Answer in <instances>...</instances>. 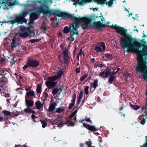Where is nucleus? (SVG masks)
I'll list each match as a JSON object with an SVG mask.
<instances>
[{"label": "nucleus", "instance_id": "22", "mask_svg": "<svg viewBox=\"0 0 147 147\" xmlns=\"http://www.w3.org/2000/svg\"><path fill=\"white\" fill-rule=\"evenodd\" d=\"M56 104L55 102H54L50 105L48 109L49 112H53L55 110L56 105Z\"/></svg>", "mask_w": 147, "mask_h": 147}, {"label": "nucleus", "instance_id": "20", "mask_svg": "<svg viewBox=\"0 0 147 147\" xmlns=\"http://www.w3.org/2000/svg\"><path fill=\"white\" fill-rule=\"evenodd\" d=\"M29 100L28 99L25 98L26 105L27 107H32L34 104V101Z\"/></svg>", "mask_w": 147, "mask_h": 147}, {"label": "nucleus", "instance_id": "8", "mask_svg": "<svg viewBox=\"0 0 147 147\" xmlns=\"http://www.w3.org/2000/svg\"><path fill=\"white\" fill-rule=\"evenodd\" d=\"M94 28L95 29H98L101 30V28H104L107 26V25L103 24L100 21L94 22L93 23Z\"/></svg>", "mask_w": 147, "mask_h": 147}, {"label": "nucleus", "instance_id": "4", "mask_svg": "<svg viewBox=\"0 0 147 147\" xmlns=\"http://www.w3.org/2000/svg\"><path fill=\"white\" fill-rule=\"evenodd\" d=\"M147 62L144 60H138L136 69L138 73L144 72L147 74Z\"/></svg>", "mask_w": 147, "mask_h": 147}, {"label": "nucleus", "instance_id": "57", "mask_svg": "<svg viewBox=\"0 0 147 147\" xmlns=\"http://www.w3.org/2000/svg\"><path fill=\"white\" fill-rule=\"evenodd\" d=\"M143 72L144 73L143 75V78L144 80H146L147 79V74L146 73H145L144 72Z\"/></svg>", "mask_w": 147, "mask_h": 147}, {"label": "nucleus", "instance_id": "6", "mask_svg": "<svg viewBox=\"0 0 147 147\" xmlns=\"http://www.w3.org/2000/svg\"><path fill=\"white\" fill-rule=\"evenodd\" d=\"M28 20L24 18L23 15L19 14L16 16L14 20H11V24L13 25L16 23L17 24H23V23H27Z\"/></svg>", "mask_w": 147, "mask_h": 147}, {"label": "nucleus", "instance_id": "28", "mask_svg": "<svg viewBox=\"0 0 147 147\" xmlns=\"http://www.w3.org/2000/svg\"><path fill=\"white\" fill-rule=\"evenodd\" d=\"M129 105L131 108L134 110H137L139 109L140 106L139 105H134L132 104L131 102L129 103Z\"/></svg>", "mask_w": 147, "mask_h": 147}, {"label": "nucleus", "instance_id": "24", "mask_svg": "<svg viewBox=\"0 0 147 147\" xmlns=\"http://www.w3.org/2000/svg\"><path fill=\"white\" fill-rule=\"evenodd\" d=\"M43 104H41L40 101H38L35 102V106L36 109H39L43 106Z\"/></svg>", "mask_w": 147, "mask_h": 147}, {"label": "nucleus", "instance_id": "15", "mask_svg": "<svg viewBox=\"0 0 147 147\" xmlns=\"http://www.w3.org/2000/svg\"><path fill=\"white\" fill-rule=\"evenodd\" d=\"M57 83V82L46 81L45 84L48 89H51L55 87Z\"/></svg>", "mask_w": 147, "mask_h": 147}, {"label": "nucleus", "instance_id": "49", "mask_svg": "<svg viewBox=\"0 0 147 147\" xmlns=\"http://www.w3.org/2000/svg\"><path fill=\"white\" fill-rule=\"evenodd\" d=\"M106 0H99L98 3L101 4H106Z\"/></svg>", "mask_w": 147, "mask_h": 147}, {"label": "nucleus", "instance_id": "31", "mask_svg": "<svg viewBox=\"0 0 147 147\" xmlns=\"http://www.w3.org/2000/svg\"><path fill=\"white\" fill-rule=\"evenodd\" d=\"M109 23V22H108L106 23V25H107V27H109L110 28H113L115 30H117V29L118 28L119 26H117L116 24L113 25V24L109 26L108 24Z\"/></svg>", "mask_w": 147, "mask_h": 147}, {"label": "nucleus", "instance_id": "3", "mask_svg": "<svg viewBox=\"0 0 147 147\" xmlns=\"http://www.w3.org/2000/svg\"><path fill=\"white\" fill-rule=\"evenodd\" d=\"M68 14H70L72 15V16L71 18L65 17L63 18L64 19L65 18H70L72 19L73 18L74 19V23L71 24L69 27L70 29H72L75 30H76L77 31H78V28L76 27L81 22H83L85 25L87 26V27H90L91 26V22H92V19L90 18H82L80 17L77 18L74 17V14H71L67 13Z\"/></svg>", "mask_w": 147, "mask_h": 147}, {"label": "nucleus", "instance_id": "42", "mask_svg": "<svg viewBox=\"0 0 147 147\" xmlns=\"http://www.w3.org/2000/svg\"><path fill=\"white\" fill-rule=\"evenodd\" d=\"M41 39H32L30 40V41L31 43H32L36 42H38Z\"/></svg>", "mask_w": 147, "mask_h": 147}, {"label": "nucleus", "instance_id": "55", "mask_svg": "<svg viewBox=\"0 0 147 147\" xmlns=\"http://www.w3.org/2000/svg\"><path fill=\"white\" fill-rule=\"evenodd\" d=\"M85 121L87 122H89L91 124L92 123V122L91 120H90V118H88L85 119Z\"/></svg>", "mask_w": 147, "mask_h": 147}, {"label": "nucleus", "instance_id": "38", "mask_svg": "<svg viewBox=\"0 0 147 147\" xmlns=\"http://www.w3.org/2000/svg\"><path fill=\"white\" fill-rule=\"evenodd\" d=\"M69 56H63V59L64 60V63L66 64H67L69 62Z\"/></svg>", "mask_w": 147, "mask_h": 147}, {"label": "nucleus", "instance_id": "27", "mask_svg": "<svg viewBox=\"0 0 147 147\" xmlns=\"http://www.w3.org/2000/svg\"><path fill=\"white\" fill-rule=\"evenodd\" d=\"M37 93H41L42 92V86L40 84H38L37 85L36 90Z\"/></svg>", "mask_w": 147, "mask_h": 147}, {"label": "nucleus", "instance_id": "16", "mask_svg": "<svg viewBox=\"0 0 147 147\" xmlns=\"http://www.w3.org/2000/svg\"><path fill=\"white\" fill-rule=\"evenodd\" d=\"M32 96L34 97L35 96L34 92L32 90L26 92L25 98L32 99V98L31 97Z\"/></svg>", "mask_w": 147, "mask_h": 147}, {"label": "nucleus", "instance_id": "62", "mask_svg": "<svg viewBox=\"0 0 147 147\" xmlns=\"http://www.w3.org/2000/svg\"><path fill=\"white\" fill-rule=\"evenodd\" d=\"M56 119L57 121L60 122L62 120L61 117L60 116H58L57 117Z\"/></svg>", "mask_w": 147, "mask_h": 147}, {"label": "nucleus", "instance_id": "18", "mask_svg": "<svg viewBox=\"0 0 147 147\" xmlns=\"http://www.w3.org/2000/svg\"><path fill=\"white\" fill-rule=\"evenodd\" d=\"M76 98V94H74L72 96V99L71 100V103L69 104L68 107V109H71L74 105L75 103V99Z\"/></svg>", "mask_w": 147, "mask_h": 147}, {"label": "nucleus", "instance_id": "11", "mask_svg": "<svg viewBox=\"0 0 147 147\" xmlns=\"http://www.w3.org/2000/svg\"><path fill=\"white\" fill-rule=\"evenodd\" d=\"M19 36L22 37H26L29 35L27 31L26 28H21L19 31Z\"/></svg>", "mask_w": 147, "mask_h": 147}, {"label": "nucleus", "instance_id": "46", "mask_svg": "<svg viewBox=\"0 0 147 147\" xmlns=\"http://www.w3.org/2000/svg\"><path fill=\"white\" fill-rule=\"evenodd\" d=\"M147 119V117H146L145 118H144L141 121L140 123L142 125H144L146 122V119Z\"/></svg>", "mask_w": 147, "mask_h": 147}, {"label": "nucleus", "instance_id": "14", "mask_svg": "<svg viewBox=\"0 0 147 147\" xmlns=\"http://www.w3.org/2000/svg\"><path fill=\"white\" fill-rule=\"evenodd\" d=\"M69 121H67L65 122V123H66V124H67V126L68 127L70 126L73 127L75 125V123L72 122V120H74V121H77L76 120V117L71 118V116H69Z\"/></svg>", "mask_w": 147, "mask_h": 147}, {"label": "nucleus", "instance_id": "26", "mask_svg": "<svg viewBox=\"0 0 147 147\" xmlns=\"http://www.w3.org/2000/svg\"><path fill=\"white\" fill-rule=\"evenodd\" d=\"M83 93V92L82 90H81L80 91L79 95L77 100V103H78V104H79L80 102L81 101V99L82 98Z\"/></svg>", "mask_w": 147, "mask_h": 147}, {"label": "nucleus", "instance_id": "64", "mask_svg": "<svg viewBox=\"0 0 147 147\" xmlns=\"http://www.w3.org/2000/svg\"><path fill=\"white\" fill-rule=\"evenodd\" d=\"M80 67H79L78 68H76V71L77 73H80Z\"/></svg>", "mask_w": 147, "mask_h": 147}, {"label": "nucleus", "instance_id": "59", "mask_svg": "<svg viewBox=\"0 0 147 147\" xmlns=\"http://www.w3.org/2000/svg\"><path fill=\"white\" fill-rule=\"evenodd\" d=\"M86 144L90 147L92 144V142L91 141H87L86 142Z\"/></svg>", "mask_w": 147, "mask_h": 147}, {"label": "nucleus", "instance_id": "53", "mask_svg": "<svg viewBox=\"0 0 147 147\" xmlns=\"http://www.w3.org/2000/svg\"><path fill=\"white\" fill-rule=\"evenodd\" d=\"M31 117L34 122H37L35 120V119L36 118H38L35 115H34L33 114H32V115Z\"/></svg>", "mask_w": 147, "mask_h": 147}, {"label": "nucleus", "instance_id": "21", "mask_svg": "<svg viewBox=\"0 0 147 147\" xmlns=\"http://www.w3.org/2000/svg\"><path fill=\"white\" fill-rule=\"evenodd\" d=\"M2 113L4 114V117L5 120H8V117L11 115V112L6 110H3L2 111Z\"/></svg>", "mask_w": 147, "mask_h": 147}, {"label": "nucleus", "instance_id": "33", "mask_svg": "<svg viewBox=\"0 0 147 147\" xmlns=\"http://www.w3.org/2000/svg\"><path fill=\"white\" fill-rule=\"evenodd\" d=\"M115 78V76H110L108 80V82L110 84H112L113 81Z\"/></svg>", "mask_w": 147, "mask_h": 147}, {"label": "nucleus", "instance_id": "7", "mask_svg": "<svg viewBox=\"0 0 147 147\" xmlns=\"http://www.w3.org/2000/svg\"><path fill=\"white\" fill-rule=\"evenodd\" d=\"M105 49V43L102 42L95 46L94 50L97 52H102Z\"/></svg>", "mask_w": 147, "mask_h": 147}, {"label": "nucleus", "instance_id": "30", "mask_svg": "<svg viewBox=\"0 0 147 147\" xmlns=\"http://www.w3.org/2000/svg\"><path fill=\"white\" fill-rule=\"evenodd\" d=\"M48 81H47L53 82L56 80L57 79V78L55 76H53L48 77Z\"/></svg>", "mask_w": 147, "mask_h": 147}, {"label": "nucleus", "instance_id": "5", "mask_svg": "<svg viewBox=\"0 0 147 147\" xmlns=\"http://www.w3.org/2000/svg\"><path fill=\"white\" fill-rule=\"evenodd\" d=\"M40 64V62L36 59H28L26 64L22 67L23 70H25L28 67H31L34 68L37 67Z\"/></svg>", "mask_w": 147, "mask_h": 147}, {"label": "nucleus", "instance_id": "63", "mask_svg": "<svg viewBox=\"0 0 147 147\" xmlns=\"http://www.w3.org/2000/svg\"><path fill=\"white\" fill-rule=\"evenodd\" d=\"M65 122L63 123V122L61 121L59 123V124L58 125V126L59 127H60L61 126L63 125L64 124H65L66 125H67V124H66L65 123Z\"/></svg>", "mask_w": 147, "mask_h": 147}, {"label": "nucleus", "instance_id": "52", "mask_svg": "<svg viewBox=\"0 0 147 147\" xmlns=\"http://www.w3.org/2000/svg\"><path fill=\"white\" fill-rule=\"evenodd\" d=\"M5 72V71L0 67V76H2Z\"/></svg>", "mask_w": 147, "mask_h": 147}, {"label": "nucleus", "instance_id": "10", "mask_svg": "<svg viewBox=\"0 0 147 147\" xmlns=\"http://www.w3.org/2000/svg\"><path fill=\"white\" fill-rule=\"evenodd\" d=\"M127 30L126 29L124 28H123L121 27L120 26L118 27L117 29V30H115L116 32L122 35L125 36H127V34L129 35L128 34H127Z\"/></svg>", "mask_w": 147, "mask_h": 147}, {"label": "nucleus", "instance_id": "41", "mask_svg": "<svg viewBox=\"0 0 147 147\" xmlns=\"http://www.w3.org/2000/svg\"><path fill=\"white\" fill-rule=\"evenodd\" d=\"M32 109L29 107H27L24 109V112L26 113H31Z\"/></svg>", "mask_w": 147, "mask_h": 147}, {"label": "nucleus", "instance_id": "47", "mask_svg": "<svg viewBox=\"0 0 147 147\" xmlns=\"http://www.w3.org/2000/svg\"><path fill=\"white\" fill-rule=\"evenodd\" d=\"M77 112V110H76L74 111L73 112H72L70 116H71V118H72L73 117H74V116L76 114Z\"/></svg>", "mask_w": 147, "mask_h": 147}, {"label": "nucleus", "instance_id": "2", "mask_svg": "<svg viewBox=\"0 0 147 147\" xmlns=\"http://www.w3.org/2000/svg\"><path fill=\"white\" fill-rule=\"evenodd\" d=\"M35 11L40 15L42 13L44 15L47 17L52 15H54L55 17L58 16L61 18H71L72 16V15L68 14L67 13L62 11L59 10L51 9L47 6L45 7L43 6H39L36 8Z\"/></svg>", "mask_w": 147, "mask_h": 147}, {"label": "nucleus", "instance_id": "25", "mask_svg": "<svg viewBox=\"0 0 147 147\" xmlns=\"http://www.w3.org/2000/svg\"><path fill=\"white\" fill-rule=\"evenodd\" d=\"M116 74V72L111 71L107 74L104 75V76H101L102 78H108L109 76H115L114 75Z\"/></svg>", "mask_w": 147, "mask_h": 147}, {"label": "nucleus", "instance_id": "50", "mask_svg": "<svg viewBox=\"0 0 147 147\" xmlns=\"http://www.w3.org/2000/svg\"><path fill=\"white\" fill-rule=\"evenodd\" d=\"M89 87L88 86H86L84 89V92L86 95L88 94V89Z\"/></svg>", "mask_w": 147, "mask_h": 147}, {"label": "nucleus", "instance_id": "54", "mask_svg": "<svg viewBox=\"0 0 147 147\" xmlns=\"http://www.w3.org/2000/svg\"><path fill=\"white\" fill-rule=\"evenodd\" d=\"M16 45V44L12 42L10 44V46L11 48H13L15 47Z\"/></svg>", "mask_w": 147, "mask_h": 147}, {"label": "nucleus", "instance_id": "39", "mask_svg": "<svg viewBox=\"0 0 147 147\" xmlns=\"http://www.w3.org/2000/svg\"><path fill=\"white\" fill-rule=\"evenodd\" d=\"M40 121L42 124V127L43 128H45L47 125V123L45 120L40 119Z\"/></svg>", "mask_w": 147, "mask_h": 147}, {"label": "nucleus", "instance_id": "48", "mask_svg": "<svg viewBox=\"0 0 147 147\" xmlns=\"http://www.w3.org/2000/svg\"><path fill=\"white\" fill-rule=\"evenodd\" d=\"M63 56H66L68 55V52L67 50L65 49L63 51Z\"/></svg>", "mask_w": 147, "mask_h": 147}, {"label": "nucleus", "instance_id": "13", "mask_svg": "<svg viewBox=\"0 0 147 147\" xmlns=\"http://www.w3.org/2000/svg\"><path fill=\"white\" fill-rule=\"evenodd\" d=\"M70 29V36L69 37L67 38V40L68 41L70 40V38H71L72 39V41H74L75 40V39L73 37V36L76 34V35H78L79 34V31H77L76 30H74L72 29Z\"/></svg>", "mask_w": 147, "mask_h": 147}, {"label": "nucleus", "instance_id": "60", "mask_svg": "<svg viewBox=\"0 0 147 147\" xmlns=\"http://www.w3.org/2000/svg\"><path fill=\"white\" fill-rule=\"evenodd\" d=\"M34 20L31 19L30 20L28 24H30V26L32 27V26L31 25V24H33L34 23Z\"/></svg>", "mask_w": 147, "mask_h": 147}, {"label": "nucleus", "instance_id": "58", "mask_svg": "<svg viewBox=\"0 0 147 147\" xmlns=\"http://www.w3.org/2000/svg\"><path fill=\"white\" fill-rule=\"evenodd\" d=\"M13 3V5H17L18 4V0H14Z\"/></svg>", "mask_w": 147, "mask_h": 147}, {"label": "nucleus", "instance_id": "12", "mask_svg": "<svg viewBox=\"0 0 147 147\" xmlns=\"http://www.w3.org/2000/svg\"><path fill=\"white\" fill-rule=\"evenodd\" d=\"M43 1L44 2V3H42V1L39 0L33 1H32V3L35 4H36L37 3H38L42 5L41 6H43L44 7H46V6H47L46 5V4L49 2L50 3H52V1L51 0H43Z\"/></svg>", "mask_w": 147, "mask_h": 147}, {"label": "nucleus", "instance_id": "32", "mask_svg": "<svg viewBox=\"0 0 147 147\" xmlns=\"http://www.w3.org/2000/svg\"><path fill=\"white\" fill-rule=\"evenodd\" d=\"M114 0H110L109 2L106 1V4L108 5L109 7H112V5L113 4Z\"/></svg>", "mask_w": 147, "mask_h": 147}, {"label": "nucleus", "instance_id": "23", "mask_svg": "<svg viewBox=\"0 0 147 147\" xmlns=\"http://www.w3.org/2000/svg\"><path fill=\"white\" fill-rule=\"evenodd\" d=\"M111 69H107L104 70L103 71L99 73V75L100 76H104V75L107 74L111 71Z\"/></svg>", "mask_w": 147, "mask_h": 147}, {"label": "nucleus", "instance_id": "45", "mask_svg": "<svg viewBox=\"0 0 147 147\" xmlns=\"http://www.w3.org/2000/svg\"><path fill=\"white\" fill-rule=\"evenodd\" d=\"M29 13V11L28 10H26L23 11L21 14H20L21 15H23L24 18H25V15L28 14Z\"/></svg>", "mask_w": 147, "mask_h": 147}, {"label": "nucleus", "instance_id": "37", "mask_svg": "<svg viewBox=\"0 0 147 147\" xmlns=\"http://www.w3.org/2000/svg\"><path fill=\"white\" fill-rule=\"evenodd\" d=\"M43 24L41 27V28L43 29L44 31H46L47 30V28H46L47 24L45 22H43Z\"/></svg>", "mask_w": 147, "mask_h": 147}, {"label": "nucleus", "instance_id": "43", "mask_svg": "<svg viewBox=\"0 0 147 147\" xmlns=\"http://www.w3.org/2000/svg\"><path fill=\"white\" fill-rule=\"evenodd\" d=\"M105 55L106 58L109 59H111L112 56V55L109 53H105Z\"/></svg>", "mask_w": 147, "mask_h": 147}, {"label": "nucleus", "instance_id": "35", "mask_svg": "<svg viewBox=\"0 0 147 147\" xmlns=\"http://www.w3.org/2000/svg\"><path fill=\"white\" fill-rule=\"evenodd\" d=\"M92 86L94 88V90H95L96 89L97 87L98 86V81L97 80H96L94 81Z\"/></svg>", "mask_w": 147, "mask_h": 147}, {"label": "nucleus", "instance_id": "61", "mask_svg": "<svg viewBox=\"0 0 147 147\" xmlns=\"http://www.w3.org/2000/svg\"><path fill=\"white\" fill-rule=\"evenodd\" d=\"M29 35L31 36H33L34 34V33L33 32L30 31L28 33Z\"/></svg>", "mask_w": 147, "mask_h": 147}, {"label": "nucleus", "instance_id": "34", "mask_svg": "<svg viewBox=\"0 0 147 147\" xmlns=\"http://www.w3.org/2000/svg\"><path fill=\"white\" fill-rule=\"evenodd\" d=\"M65 111V109L63 108L59 107L56 109V112L57 113H60L61 112H64Z\"/></svg>", "mask_w": 147, "mask_h": 147}, {"label": "nucleus", "instance_id": "9", "mask_svg": "<svg viewBox=\"0 0 147 147\" xmlns=\"http://www.w3.org/2000/svg\"><path fill=\"white\" fill-rule=\"evenodd\" d=\"M84 126L91 132H95L98 131L99 129L96 128L94 126L87 124L85 123H83Z\"/></svg>", "mask_w": 147, "mask_h": 147}, {"label": "nucleus", "instance_id": "36", "mask_svg": "<svg viewBox=\"0 0 147 147\" xmlns=\"http://www.w3.org/2000/svg\"><path fill=\"white\" fill-rule=\"evenodd\" d=\"M70 29H69L67 26H65L63 30V32L65 34H67L69 31H70Z\"/></svg>", "mask_w": 147, "mask_h": 147}, {"label": "nucleus", "instance_id": "19", "mask_svg": "<svg viewBox=\"0 0 147 147\" xmlns=\"http://www.w3.org/2000/svg\"><path fill=\"white\" fill-rule=\"evenodd\" d=\"M40 15L37 12L35 11L31 13L30 15V18L31 19L33 20H35L37 19L39 17Z\"/></svg>", "mask_w": 147, "mask_h": 147}, {"label": "nucleus", "instance_id": "40", "mask_svg": "<svg viewBox=\"0 0 147 147\" xmlns=\"http://www.w3.org/2000/svg\"><path fill=\"white\" fill-rule=\"evenodd\" d=\"M62 73L63 72L62 70H61L59 72H57V75L55 76L57 78V79L60 78L61 77Z\"/></svg>", "mask_w": 147, "mask_h": 147}, {"label": "nucleus", "instance_id": "56", "mask_svg": "<svg viewBox=\"0 0 147 147\" xmlns=\"http://www.w3.org/2000/svg\"><path fill=\"white\" fill-rule=\"evenodd\" d=\"M79 104H77L74 107L73 109V110H74L75 109H76V110H77L78 111V110L79 109Z\"/></svg>", "mask_w": 147, "mask_h": 147}, {"label": "nucleus", "instance_id": "51", "mask_svg": "<svg viewBox=\"0 0 147 147\" xmlns=\"http://www.w3.org/2000/svg\"><path fill=\"white\" fill-rule=\"evenodd\" d=\"M2 3H4L5 4H7L9 6H12L13 5V3L11 2H9V3H7V2H5L4 1H2Z\"/></svg>", "mask_w": 147, "mask_h": 147}, {"label": "nucleus", "instance_id": "1", "mask_svg": "<svg viewBox=\"0 0 147 147\" xmlns=\"http://www.w3.org/2000/svg\"><path fill=\"white\" fill-rule=\"evenodd\" d=\"M141 43L137 39L132 38L131 36L127 34L124 37L120 38V44L123 49L126 48L128 52H134L137 54V61L144 60L143 56L147 55V44L142 40Z\"/></svg>", "mask_w": 147, "mask_h": 147}, {"label": "nucleus", "instance_id": "29", "mask_svg": "<svg viewBox=\"0 0 147 147\" xmlns=\"http://www.w3.org/2000/svg\"><path fill=\"white\" fill-rule=\"evenodd\" d=\"M88 2L87 0H78L77 1V3L79 5H83L86 4Z\"/></svg>", "mask_w": 147, "mask_h": 147}, {"label": "nucleus", "instance_id": "44", "mask_svg": "<svg viewBox=\"0 0 147 147\" xmlns=\"http://www.w3.org/2000/svg\"><path fill=\"white\" fill-rule=\"evenodd\" d=\"M88 76L87 74H84L80 78V80L81 81H82L84 80Z\"/></svg>", "mask_w": 147, "mask_h": 147}, {"label": "nucleus", "instance_id": "17", "mask_svg": "<svg viewBox=\"0 0 147 147\" xmlns=\"http://www.w3.org/2000/svg\"><path fill=\"white\" fill-rule=\"evenodd\" d=\"M61 86L59 85L57 87L54 88L52 92V94L53 95H56L57 94L58 92L60 91V93L63 89L61 88Z\"/></svg>", "mask_w": 147, "mask_h": 147}]
</instances>
